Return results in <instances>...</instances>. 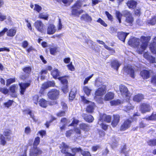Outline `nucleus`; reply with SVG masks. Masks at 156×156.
<instances>
[{
    "instance_id": "1",
    "label": "nucleus",
    "mask_w": 156,
    "mask_h": 156,
    "mask_svg": "<svg viewBox=\"0 0 156 156\" xmlns=\"http://www.w3.org/2000/svg\"><path fill=\"white\" fill-rule=\"evenodd\" d=\"M151 39V37H142L141 39L137 38H133L130 40L128 42L129 44L134 45L137 48V52L141 54L146 49L148 45V43Z\"/></svg>"
},
{
    "instance_id": "2",
    "label": "nucleus",
    "mask_w": 156,
    "mask_h": 156,
    "mask_svg": "<svg viewBox=\"0 0 156 156\" xmlns=\"http://www.w3.org/2000/svg\"><path fill=\"white\" fill-rule=\"evenodd\" d=\"M86 0H78L76 3L74 4L72 10V14L74 16H78L81 13H82L83 10H78L82 5L81 2L85 1Z\"/></svg>"
},
{
    "instance_id": "3",
    "label": "nucleus",
    "mask_w": 156,
    "mask_h": 156,
    "mask_svg": "<svg viewBox=\"0 0 156 156\" xmlns=\"http://www.w3.org/2000/svg\"><path fill=\"white\" fill-rule=\"evenodd\" d=\"M122 14L123 16L126 18L125 24L126 25H131L133 21V18L131 14L127 10L123 11Z\"/></svg>"
},
{
    "instance_id": "4",
    "label": "nucleus",
    "mask_w": 156,
    "mask_h": 156,
    "mask_svg": "<svg viewBox=\"0 0 156 156\" xmlns=\"http://www.w3.org/2000/svg\"><path fill=\"white\" fill-rule=\"evenodd\" d=\"M106 90V86L102 85L101 87L99 88L95 92V99L97 101L99 102L101 99V96L105 93Z\"/></svg>"
},
{
    "instance_id": "5",
    "label": "nucleus",
    "mask_w": 156,
    "mask_h": 156,
    "mask_svg": "<svg viewBox=\"0 0 156 156\" xmlns=\"http://www.w3.org/2000/svg\"><path fill=\"white\" fill-rule=\"evenodd\" d=\"M6 32L7 35L9 37H13L16 34V30L15 28H11L8 30L6 28H5L3 30L0 32V37L3 36Z\"/></svg>"
},
{
    "instance_id": "6",
    "label": "nucleus",
    "mask_w": 156,
    "mask_h": 156,
    "mask_svg": "<svg viewBox=\"0 0 156 156\" xmlns=\"http://www.w3.org/2000/svg\"><path fill=\"white\" fill-rule=\"evenodd\" d=\"M81 98L83 103L89 105L86 108L87 112L88 113L93 112L94 109V103L87 100L84 96H81Z\"/></svg>"
},
{
    "instance_id": "7",
    "label": "nucleus",
    "mask_w": 156,
    "mask_h": 156,
    "mask_svg": "<svg viewBox=\"0 0 156 156\" xmlns=\"http://www.w3.org/2000/svg\"><path fill=\"white\" fill-rule=\"evenodd\" d=\"M59 91L55 89H52L48 94L49 98L52 100H56L58 98Z\"/></svg>"
},
{
    "instance_id": "8",
    "label": "nucleus",
    "mask_w": 156,
    "mask_h": 156,
    "mask_svg": "<svg viewBox=\"0 0 156 156\" xmlns=\"http://www.w3.org/2000/svg\"><path fill=\"white\" fill-rule=\"evenodd\" d=\"M119 88L121 94L123 96L128 97V98L130 97L131 94L129 92L127 88L125 86L121 85L119 86Z\"/></svg>"
},
{
    "instance_id": "9",
    "label": "nucleus",
    "mask_w": 156,
    "mask_h": 156,
    "mask_svg": "<svg viewBox=\"0 0 156 156\" xmlns=\"http://www.w3.org/2000/svg\"><path fill=\"white\" fill-rule=\"evenodd\" d=\"M42 153V150L39 148L33 147L30 150V156H37Z\"/></svg>"
},
{
    "instance_id": "10",
    "label": "nucleus",
    "mask_w": 156,
    "mask_h": 156,
    "mask_svg": "<svg viewBox=\"0 0 156 156\" xmlns=\"http://www.w3.org/2000/svg\"><path fill=\"white\" fill-rule=\"evenodd\" d=\"M34 25L37 30L41 32L43 31L45 28L44 25L40 20H37L34 23Z\"/></svg>"
},
{
    "instance_id": "11",
    "label": "nucleus",
    "mask_w": 156,
    "mask_h": 156,
    "mask_svg": "<svg viewBox=\"0 0 156 156\" xmlns=\"http://www.w3.org/2000/svg\"><path fill=\"white\" fill-rule=\"evenodd\" d=\"M151 109L149 105L146 103H143L140 106V111L143 113L150 112Z\"/></svg>"
},
{
    "instance_id": "12",
    "label": "nucleus",
    "mask_w": 156,
    "mask_h": 156,
    "mask_svg": "<svg viewBox=\"0 0 156 156\" xmlns=\"http://www.w3.org/2000/svg\"><path fill=\"white\" fill-rule=\"evenodd\" d=\"M131 120L129 119L125 121L120 127V130L125 131L129 128L131 126Z\"/></svg>"
},
{
    "instance_id": "13",
    "label": "nucleus",
    "mask_w": 156,
    "mask_h": 156,
    "mask_svg": "<svg viewBox=\"0 0 156 156\" xmlns=\"http://www.w3.org/2000/svg\"><path fill=\"white\" fill-rule=\"evenodd\" d=\"M57 30L55 26L53 24H49L47 28V33L48 34H52L55 33Z\"/></svg>"
},
{
    "instance_id": "14",
    "label": "nucleus",
    "mask_w": 156,
    "mask_h": 156,
    "mask_svg": "<svg viewBox=\"0 0 156 156\" xmlns=\"http://www.w3.org/2000/svg\"><path fill=\"white\" fill-rule=\"evenodd\" d=\"M19 84L20 88V94L21 95H23L24 94L26 88L30 85V83H19Z\"/></svg>"
},
{
    "instance_id": "15",
    "label": "nucleus",
    "mask_w": 156,
    "mask_h": 156,
    "mask_svg": "<svg viewBox=\"0 0 156 156\" xmlns=\"http://www.w3.org/2000/svg\"><path fill=\"white\" fill-rule=\"evenodd\" d=\"M144 57L152 63H155L156 60L154 57L151 56L148 52H145L144 54Z\"/></svg>"
},
{
    "instance_id": "16",
    "label": "nucleus",
    "mask_w": 156,
    "mask_h": 156,
    "mask_svg": "<svg viewBox=\"0 0 156 156\" xmlns=\"http://www.w3.org/2000/svg\"><path fill=\"white\" fill-rule=\"evenodd\" d=\"M113 116L114 119L112 122V125L113 127H115L117 125L119 122L120 116L119 115H114Z\"/></svg>"
},
{
    "instance_id": "17",
    "label": "nucleus",
    "mask_w": 156,
    "mask_h": 156,
    "mask_svg": "<svg viewBox=\"0 0 156 156\" xmlns=\"http://www.w3.org/2000/svg\"><path fill=\"white\" fill-rule=\"evenodd\" d=\"M23 70L25 73H27V75H22L20 76V78L21 79L24 80L28 76V74H29L30 73L31 70V69L30 67H26L23 69Z\"/></svg>"
},
{
    "instance_id": "18",
    "label": "nucleus",
    "mask_w": 156,
    "mask_h": 156,
    "mask_svg": "<svg viewBox=\"0 0 156 156\" xmlns=\"http://www.w3.org/2000/svg\"><path fill=\"white\" fill-rule=\"evenodd\" d=\"M129 33H125L123 32H119L118 33V36L120 40L124 42L126 37Z\"/></svg>"
},
{
    "instance_id": "19",
    "label": "nucleus",
    "mask_w": 156,
    "mask_h": 156,
    "mask_svg": "<svg viewBox=\"0 0 156 156\" xmlns=\"http://www.w3.org/2000/svg\"><path fill=\"white\" fill-rule=\"evenodd\" d=\"M81 20L89 22H91L92 20L91 17L87 13L83 14L81 16Z\"/></svg>"
},
{
    "instance_id": "20",
    "label": "nucleus",
    "mask_w": 156,
    "mask_h": 156,
    "mask_svg": "<svg viewBox=\"0 0 156 156\" xmlns=\"http://www.w3.org/2000/svg\"><path fill=\"white\" fill-rule=\"evenodd\" d=\"M140 75L144 79H147L150 77V72L149 71L144 70L141 72Z\"/></svg>"
},
{
    "instance_id": "21",
    "label": "nucleus",
    "mask_w": 156,
    "mask_h": 156,
    "mask_svg": "<svg viewBox=\"0 0 156 156\" xmlns=\"http://www.w3.org/2000/svg\"><path fill=\"white\" fill-rule=\"evenodd\" d=\"M114 94L112 92H108L106 94L105 96L104 100L105 101H110L113 99Z\"/></svg>"
},
{
    "instance_id": "22",
    "label": "nucleus",
    "mask_w": 156,
    "mask_h": 156,
    "mask_svg": "<svg viewBox=\"0 0 156 156\" xmlns=\"http://www.w3.org/2000/svg\"><path fill=\"white\" fill-rule=\"evenodd\" d=\"M144 99V96L141 94H138L135 95L133 98V100L136 102H140Z\"/></svg>"
},
{
    "instance_id": "23",
    "label": "nucleus",
    "mask_w": 156,
    "mask_h": 156,
    "mask_svg": "<svg viewBox=\"0 0 156 156\" xmlns=\"http://www.w3.org/2000/svg\"><path fill=\"white\" fill-rule=\"evenodd\" d=\"M127 4L129 8L130 9H134L136 7L137 3L136 1L132 0L128 1Z\"/></svg>"
},
{
    "instance_id": "24",
    "label": "nucleus",
    "mask_w": 156,
    "mask_h": 156,
    "mask_svg": "<svg viewBox=\"0 0 156 156\" xmlns=\"http://www.w3.org/2000/svg\"><path fill=\"white\" fill-rule=\"evenodd\" d=\"M111 119V116L110 115H108L106 114H104L100 118V120L101 121L104 120V121L107 122H110Z\"/></svg>"
},
{
    "instance_id": "25",
    "label": "nucleus",
    "mask_w": 156,
    "mask_h": 156,
    "mask_svg": "<svg viewBox=\"0 0 156 156\" xmlns=\"http://www.w3.org/2000/svg\"><path fill=\"white\" fill-rule=\"evenodd\" d=\"M121 64L117 60H114L111 63L112 67L114 69L117 70Z\"/></svg>"
},
{
    "instance_id": "26",
    "label": "nucleus",
    "mask_w": 156,
    "mask_h": 156,
    "mask_svg": "<svg viewBox=\"0 0 156 156\" xmlns=\"http://www.w3.org/2000/svg\"><path fill=\"white\" fill-rule=\"evenodd\" d=\"M97 41L99 44L103 45L105 47V48L106 49L110 51L111 53L112 54H113L115 53V51L112 48H111L110 47L106 45L104 42H103L102 41H101L98 40H97Z\"/></svg>"
},
{
    "instance_id": "27",
    "label": "nucleus",
    "mask_w": 156,
    "mask_h": 156,
    "mask_svg": "<svg viewBox=\"0 0 156 156\" xmlns=\"http://www.w3.org/2000/svg\"><path fill=\"white\" fill-rule=\"evenodd\" d=\"M17 89V87L14 85H12L10 87V92L12 93L11 95L12 97H17V95L15 94L16 90Z\"/></svg>"
},
{
    "instance_id": "28",
    "label": "nucleus",
    "mask_w": 156,
    "mask_h": 156,
    "mask_svg": "<svg viewBox=\"0 0 156 156\" xmlns=\"http://www.w3.org/2000/svg\"><path fill=\"white\" fill-rule=\"evenodd\" d=\"M40 105L42 107L45 108L48 106V102L43 99H40L38 102Z\"/></svg>"
},
{
    "instance_id": "29",
    "label": "nucleus",
    "mask_w": 156,
    "mask_h": 156,
    "mask_svg": "<svg viewBox=\"0 0 156 156\" xmlns=\"http://www.w3.org/2000/svg\"><path fill=\"white\" fill-rule=\"evenodd\" d=\"M62 148L61 150V152L65 154L68 151V149L69 148V146L64 143H62Z\"/></svg>"
},
{
    "instance_id": "30",
    "label": "nucleus",
    "mask_w": 156,
    "mask_h": 156,
    "mask_svg": "<svg viewBox=\"0 0 156 156\" xmlns=\"http://www.w3.org/2000/svg\"><path fill=\"white\" fill-rule=\"evenodd\" d=\"M50 54L52 55L55 54L58 51V47L56 46H52L50 48Z\"/></svg>"
},
{
    "instance_id": "31",
    "label": "nucleus",
    "mask_w": 156,
    "mask_h": 156,
    "mask_svg": "<svg viewBox=\"0 0 156 156\" xmlns=\"http://www.w3.org/2000/svg\"><path fill=\"white\" fill-rule=\"evenodd\" d=\"M125 69L127 71V72L130 74L131 77L134 78V71L131 66H127V68H126Z\"/></svg>"
},
{
    "instance_id": "32",
    "label": "nucleus",
    "mask_w": 156,
    "mask_h": 156,
    "mask_svg": "<svg viewBox=\"0 0 156 156\" xmlns=\"http://www.w3.org/2000/svg\"><path fill=\"white\" fill-rule=\"evenodd\" d=\"M60 72L58 70L56 69H54L51 72V74L53 77L55 79L58 78V77L59 76Z\"/></svg>"
},
{
    "instance_id": "33",
    "label": "nucleus",
    "mask_w": 156,
    "mask_h": 156,
    "mask_svg": "<svg viewBox=\"0 0 156 156\" xmlns=\"http://www.w3.org/2000/svg\"><path fill=\"white\" fill-rule=\"evenodd\" d=\"M80 128L85 131H88L90 129L89 126L85 123H82L80 125Z\"/></svg>"
},
{
    "instance_id": "34",
    "label": "nucleus",
    "mask_w": 156,
    "mask_h": 156,
    "mask_svg": "<svg viewBox=\"0 0 156 156\" xmlns=\"http://www.w3.org/2000/svg\"><path fill=\"white\" fill-rule=\"evenodd\" d=\"M145 119L147 120L156 121V113H153L151 116L145 117Z\"/></svg>"
},
{
    "instance_id": "35",
    "label": "nucleus",
    "mask_w": 156,
    "mask_h": 156,
    "mask_svg": "<svg viewBox=\"0 0 156 156\" xmlns=\"http://www.w3.org/2000/svg\"><path fill=\"white\" fill-rule=\"evenodd\" d=\"M104 84V82L101 78H98L96 80L95 85L97 87H98L101 85Z\"/></svg>"
},
{
    "instance_id": "36",
    "label": "nucleus",
    "mask_w": 156,
    "mask_h": 156,
    "mask_svg": "<svg viewBox=\"0 0 156 156\" xmlns=\"http://www.w3.org/2000/svg\"><path fill=\"white\" fill-rule=\"evenodd\" d=\"M58 78L63 85L67 84L68 81L65 77H58Z\"/></svg>"
},
{
    "instance_id": "37",
    "label": "nucleus",
    "mask_w": 156,
    "mask_h": 156,
    "mask_svg": "<svg viewBox=\"0 0 156 156\" xmlns=\"http://www.w3.org/2000/svg\"><path fill=\"white\" fill-rule=\"evenodd\" d=\"M48 15L46 13H41L39 15V18L45 20H48Z\"/></svg>"
},
{
    "instance_id": "38",
    "label": "nucleus",
    "mask_w": 156,
    "mask_h": 156,
    "mask_svg": "<svg viewBox=\"0 0 156 156\" xmlns=\"http://www.w3.org/2000/svg\"><path fill=\"white\" fill-rule=\"evenodd\" d=\"M83 90L85 94L88 96L90 95L91 89L87 86H85L83 87Z\"/></svg>"
},
{
    "instance_id": "39",
    "label": "nucleus",
    "mask_w": 156,
    "mask_h": 156,
    "mask_svg": "<svg viewBox=\"0 0 156 156\" xmlns=\"http://www.w3.org/2000/svg\"><path fill=\"white\" fill-rule=\"evenodd\" d=\"M76 92V90H75L73 91L72 89L69 94V99L70 100H73L74 98L75 97Z\"/></svg>"
},
{
    "instance_id": "40",
    "label": "nucleus",
    "mask_w": 156,
    "mask_h": 156,
    "mask_svg": "<svg viewBox=\"0 0 156 156\" xmlns=\"http://www.w3.org/2000/svg\"><path fill=\"white\" fill-rule=\"evenodd\" d=\"M115 15L116 18L119 20V23H120L122 17L123 16V14L121 13L119 11H116L115 12Z\"/></svg>"
},
{
    "instance_id": "41",
    "label": "nucleus",
    "mask_w": 156,
    "mask_h": 156,
    "mask_svg": "<svg viewBox=\"0 0 156 156\" xmlns=\"http://www.w3.org/2000/svg\"><path fill=\"white\" fill-rule=\"evenodd\" d=\"M150 48L152 53L156 54V44H151L150 45Z\"/></svg>"
},
{
    "instance_id": "42",
    "label": "nucleus",
    "mask_w": 156,
    "mask_h": 156,
    "mask_svg": "<svg viewBox=\"0 0 156 156\" xmlns=\"http://www.w3.org/2000/svg\"><path fill=\"white\" fill-rule=\"evenodd\" d=\"M122 102L119 99L113 100L110 102V103L111 105H116L121 104Z\"/></svg>"
},
{
    "instance_id": "43",
    "label": "nucleus",
    "mask_w": 156,
    "mask_h": 156,
    "mask_svg": "<svg viewBox=\"0 0 156 156\" xmlns=\"http://www.w3.org/2000/svg\"><path fill=\"white\" fill-rule=\"evenodd\" d=\"M6 139L3 135H1L0 136V144L3 145H5L6 143Z\"/></svg>"
},
{
    "instance_id": "44",
    "label": "nucleus",
    "mask_w": 156,
    "mask_h": 156,
    "mask_svg": "<svg viewBox=\"0 0 156 156\" xmlns=\"http://www.w3.org/2000/svg\"><path fill=\"white\" fill-rule=\"evenodd\" d=\"M84 119L86 121L89 122H91L93 121L94 118L92 115H90L87 116L85 117Z\"/></svg>"
},
{
    "instance_id": "45",
    "label": "nucleus",
    "mask_w": 156,
    "mask_h": 156,
    "mask_svg": "<svg viewBox=\"0 0 156 156\" xmlns=\"http://www.w3.org/2000/svg\"><path fill=\"white\" fill-rule=\"evenodd\" d=\"M70 122L69 120H67L66 118L62 119L61 121V125H68Z\"/></svg>"
},
{
    "instance_id": "46",
    "label": "nucleus",
    "mask_w": 156,
    "mask_h": 156,
    "mask_svg": "<svg viewBox=\"0 0 156 156\" xmlns=\"http://www.w3.org/2000/svg\"><path fill=\"white\" fill-rule=\"evenodd\" d=\"M148 24L151 25H154L156 23V16H154L152 18V19L147 22Z\"/></svg>"
},
{
    "instance_id": "47",
    "label": "nucleus",
    "mask_w": 156,
    "mask_h": 156,
    "mask_svg": "<svg viewBox=\"0 0 156 156\" xmlns=\"http://www.w3.org/2000/svg\"><path fill=\"white\" fill-rule=\"evenodd\" d=\"M147 144L150 146L156 145V139L150 140L147 142Z\"/></svg>"
},
{
    "instance_id": "48",
    "label": "nucleus",
    "mask_w": 156,
    "mask_h": 156,
    "mask_svg": "<svg viewBox=\"0 0 156 156\" xmlns=\"http://www.w3.org/2000/svg\"><path fill=\"white\" fill-rule=\"evenodd\" d=\"M134 107L130 104L129 103L127 105L125 106V110L127 111L130 109H133Z\"/></svg>"
},
{
    "instance_id": "49",
    "label": "nucleus",
    "mask_w": 156,
    "mask_h": 156,
    "mask_svg": "<svg viewBox=\"0 0 156 156\" xmlns=\"http://www.w3.org/2000/svg\"><path fill=\"white\" fill-rule=\"evenodd\" d=\"M40 141V138L39 137H37L35 139L33 147H36L39 143Z\"/></svg>"
},
{
    "instance_id": "50",
    "label": "nucleus",
    "mask_w": 156,
    "mask_h": 156,
    "mask_svg": "<svg viewBox=\"0 0 156 156\" xmlns=\"http://www.w3.org/2000/svg\"><path fill=\"white\" fill-rule=\"evenodd\" d=\"M121 153L124 154L125 156H129L128 150L125 147H124L121 150Z\"/></svg>"
},
{
    "instance_id": "51",
    "label": "nucleus",
    "mask_w": 156,
    "mask_h": 156,
    "mask_svg": "<svg viewBox=\"0 0 156 156\" xmlns=\"http://www.w3.org/2000/svg\"><path fill=\"white\" fill-rule=\"evenodd\" d=\"M81 153L83 156H91L90 153L87 151L82 150Z\"/></svg>"
},
{
    "instance_id": "52",
    "label": "nucleus",
    "mask_w": 156,
    "mask_h": 156,
    "mask_svg": "<svg viewBox=\"0 0 156 156\" xmlns=\"http://www.w3.org/2000/svg\"><path fill=\"white\" fill-rule=\"evenodd\" d=\"M62 90L64 93H66L68 91L67 84L64 85L62 87Z\"/></svg>"
},
{
    "instance_id": "53",
    "label": "nucleus",
    "mask_w": 156,
    "mask_h": 156,
    "mask_svg": "<svg viewBox=\"0 0 156 156\" xmlns=\"http://www.w3.org/2000/svg\"><path fill=\"white\" fill-rule=\"evenodd\" d=\"M15 78H11L8 79L7 80L6 86H8L10 85L11 83H12L15 82Z\"/></svg>"
},
{
    "instance_id": "54",
    "label": "nucleus",
    "mask_w": 156,
    "mask_h": 156,
    "mask_svg": "<svg viewBox=\"0 0 156 156\" xmlns=\"http://www.w3.org/2000/svg\"><path fill=\"white\" fill-rule=\"evenodd\" d=\"M39 96L37 95H34L33 98V101L34 103L37 104L38 103Z\"/></svg>"
},
{
    "instance_id": "55",
    "label": "nucleus",
    "mask_w": 156,
    "mask_h": 156,
    "mask_svg": "<svg viewBox=\"0 0 156 156\" xmlns=\"http://www.w3.org/2000/svg\"><path fill=\"white\" fill-rule=\"evenodd\" d=\"M97 22L100 23V24L104 27H106L107 26V24L105 23V22L101 18H99L97 20Z\"/></svg>"
},
{
    "instance_id": "56",
    "label": "nucleus",
    "mask_w": 156,
    "mask_h": 156,
    "mask_svg": "<svg viewBox=\"0 0 156 156\" xmlns=\"http://www.w3.org/2000/svg\"><path fill=\"white\" fill-rule=\"evenodd\" d=\"M93 75V74H92L91 75L89 76L86 77L84 81L83 84L85 85L88 83V81L92 77Z\"/></svg>"
},
{
    "instance_id": "57",
    "label": "nucleus",
    "mask_w": 156,
    "mask_h": 156,
    "mask_svg": "<svg viewBox=\"0 0 156 156\" xmlns=\"http://www.w3.org/2000/svg\"><path fill=\"white\" fill-rule=\"evenodd\" d=\"M42 8L37 4H35L34 9L38 12H39L41 9Z\"/></svg>"
},
{
    "instance_id": "58",
    "label": "nucleus",
    "mask_w": 156,
    "mask_h": 156,
    "mask_svg": "<svg viewBox=\"0 0 156 156\" xmlns=\"http://www.w3.org/2000/svg\"><path fill=\"white\" fill-rule=\"evenodd\" d=\"M78 122L79 121L78 120L74 119L72 121V123L69 125V126H76L77 124V123H78Z\"/></svg>"
},
{
    "instance_id": "59",
    "label": "nucleus",
    "mask_w": 156,
    "mask_h": 156,
    "mask_svg": "<svg viewBox=\"0 0 156 156\" xmlns=\"http://www.w3.org/2000/svg\"><path fill=\"white\" fill-rule=\"evenodd\" d=\"M73 130H70L67 131L66 133V136L67 137H70L73 133Z\"/></svg>"
},
{
    "instance_id": "60",
    "label": "nucleus",
    "mask_w": 156,
    "mask_h": 156,
    "mask_svg": "<svg viewBox=\"0 0 156 156\" xmlns=\"http://www.w3.org/2000/svg\"><path fill=\"white\" fill-rule=\"evenodd\" d=\"M0 91L5 94H7L9 92V90L6 88H0Z\"/></svg>"
},
{
    "instance_id": "61",
    "label": "nucleus",
    "mask_w": 156,
    "mask_h": 156,
    "mask_svg": "<svg viewBox=\"0 0 156 156\" xmlns=\"http://www.w3.org/2000/svg\"><path fill=\"white\" fill-rule=\"evenodd\" d=\"M117 29L113 27H111L110 28V32L112 34L115 33L117 32Z\"/></svg>"
},
{
    "instance_id": "62",
    "label": "nucleus",
    "mask_w": 156,
    "mask_h": 156,
    "mask_svg": "<svg viewBox=\"0 0 156 156\" xmlns=\"http://www.w3.org/2000/svg\"><path fill=\"white\" fill-rule=\"evenodd\" d=\"M61 20L60 19L59 20V22L57 25V28L58 30H61L62 28V25L61 23Z\"/></svg>"
},
{
    "instance_id": "63",
    "label": "nucleus",
    "mask_w": 156,
    "mask_h": 156,
    "mask_svg": "<svg viewBox=\"0 0 156 156\" xmlns=\"http://www.w3.org/2000/svg\"><path fill=\"white\" fill-rule=\"evenodd\" d=\"M67 67L68 68V69L71 71H73L74 70V66L72 65V62L70 64L67 65Z\"/></svg>"
},
{
    "instance_id": "64",
    "label": "nucleus",
    "mask_w": 156,
    "mask_h": 156,
    "mask_svg": "<svg viewBox=\"0 0 156 156\" xmlns=\"http://www.w3.org/2000/svg\"><path fill=\"white\" fill-rule=\"evenodd\" d=\"M11 134V131L9 130H6L3 133V135L5 136H8Z\"/></svg>"
}]
</instances>
